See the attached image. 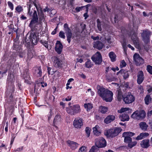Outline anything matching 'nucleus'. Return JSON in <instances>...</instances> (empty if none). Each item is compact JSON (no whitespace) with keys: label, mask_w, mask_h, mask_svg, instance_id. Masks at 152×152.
I'll return each mask as SVG.
<instances>
[{"label":"nucleus","mask_w":152,"mask_h":152,"mask_svg":"<svg viewBox=\"0 0 152 152\" xmlns=\"http://www.w3.org/2000/svg\"><path fill=\"white\" fill-rule=\"evenodd\" d=\"M98 94L102 99L107 102H111L113 100V93L112 91L103 87H99Z\"/></svg>","instance_id":"obj_1"},{"label":"nucleus","mask_w":152,"mask_h":152,"mask_svg":"<svg viewBox=\"0 0 152 152\" xmlns=\"http://www.w3.org/2000/svg\"><path fill=\"white\" fill-rule=\"evenodd\" d=\"M122 130V129L119 128H115L105 130L104 132V134L107 137H115Z\"/></svg>","instance_id":"obj_2"},{"label":"nucleus","mask_w":152,"mask_h":152,"mask_svg":"<svg viewBox=\"0 0 152 152\" xmlns=\"http://www.w3.org/2000/svg\"><path fill=\"white\" fill-rule=\"evenodd\" d=\"M66 110L68 114L72 115L80 113L81 112V109L79 105L76 104L66 108Z\"/></svg>","instance_id":"obj_3"},{"label":"nucleus","mask_w":152,"mask_h":152,"mask_svg":"<svg viewBox=\"0 0 152 152\" xmlns=\"http://www.w3.org/2000/svg\"><path fill=\"white\" fill-rule=\"evenodd\" d=\"M146 113L144 110H137L132 113L131 117L134 120H140L143 119Z\"/></svg>","instance_id":"obj_4"},{"label":"nucleus","mask_w":152,"mask_h":152,"mask_svg":"<svg viewBox=\"0 0 152 152\" xmlns=\"http://www.w3.org/2000/svg\"><path fill=\"white\" fill-rule=\"evenodd\" d=\"M91 59L96 64H100L102 61V56L99 52H97L91 57Z\"/></svg>","instance_id":"obj_5"},{"label":"nucleus","mask_w":152,"mask_h":152,"mask_svg":"<svg viewBox=\"0 0 152 152\" xmlns=\"http://www.w3.org/2000/svg\"><path fill=\"white\" fill-rule=\"evenodd\" d=\"M73 125L75 128L80 129L83 125V120L82 118L77 117L75 118L73 122Z\"/></svg>","instance_id":"obj_6"},{"label":"nucleus","mask_w":152,"mask_h":152,"mask_svg":"<svg viewBox=\"0 0 152 152\" xmlns=\"http://www.w3.org/2000/svg\"><path fill=\"white\" fill-rule=\"evenodd\" d=\"M123 100L125 103L130 104L134 101L135 97L130 93H129L126 96L123 97Z\"/></svg>","instance_id":"obj_7"},{"label":"nucleus","mask_w":152,"mask_h":152,"mask_svg":"<svg viewBox=\"0 0 152 152\" xmlns=\"http://www.w3.org/2000/svg\"><path fill=\"white\" fill-rule=\"evenodd\" d=\"M134 135V133L131 132H124L123 134V136L124 137V141L126 143H129L132 141L131 138Z\"/></svg>","instance_id":"obj_8"},{"label":"nucleus","mask_w":152,"mask_h":152,"mask_svg":"<svg viewBox=\"0 0 152 152\" xmlns=\"http://www.w3.org/2000/svg\"><path fill=\"white\" fill-rule=\"evenodd\" d=\"M95 145L99 148H103L106 145V142L105 140L103 137L95 139Z\"/></svg>","instance_id":"obj_9"},{"label":"nucleus","mask_w":152,"mask_h":152,"mask_svg":"<svg viewBox=\"0 0 152 152\" xmlns=\"http://www.w3.org/2000/svg\"><path fill=\"white\" fill-rule=\"evenodd\" d=\"M134 59L137 66H140L143 64L144 60L138 54L135 53L134 55Z\"/></svg>","instance_id":"obj_10"},{"label":"nucleus","mask_w":152,"mask_h":152,"mask_svg":"<svg viewBox=\"0 0 152 152\" xmlns=\"http://www.w3.org/2000/svg\"><path fill=\"white\" fill-rule=\"evenodd\" d=\"M122 91H124L123 87L122 86H120L117 89L116 91V96L117 98L119 101H121V99L123 98L124 96L123 95V93Z\"/></svg>","instance_id":"obj_11"},{"label":"nucleus","mask_w":152,"mask_h":152,"mask_svg":"<svg viewBox=\"0 0 152 152\" xmlns=\"http://www.w3.org/2000/svg\"><path fill=\"white\" fill-rule=\"evenodd\" d=\"M32 32L29 37V39H30V42L32 44H36L38 40L35 33L34 32V29L31 30Z\"/></svg>","instance_id":"obj_12"},{"label":"nucleus","mask_w":152,"mask_h":152,"mask_svg":"<svg viewBox=\"0 0 152 152\" xmlns=\"http://www.w3.org/2000/svg\"><path fill=\"white\" fill-rule=\"evenodd\" d=\"M151 34V32L148 30L143 31L141 35L143 40L145 43L149 41V37Z\"/></svg>","instance_id":"obj_13"},{"label":"nucleus","mask_w":152,"mask_h":152,"mask_svg":"<svg viewBox=\"0 0 152 152\" xmlns=\"http://www.w3.org/2000/svg\"><path fill=\"white\" fill-rule=\"evenodd\" d=\"M38 20L37 13L36 11H34V14H33V19L31 21L29 26L31 28H32L36 24Z\"/></svg>","instance_id":"obj_14"},{"label":"nucleus","mask_w":152,"mask_h":152,"mask_svg":"<svg viewBox=\"0 0 152 152\" xmlns=\"http://www.w3.org/2000/svg\"><path fill=\"white\" fill-rule=\"evenodd\" d=\"M33 74L34 76L37 77H41L42 75V71L40 67H34L32 70Z\"/></svg>","instance_id":"obj_15"},{"label":"nucleus","mask_w":152,"mask_h":152,"mask_svg":"<svg viewBox=\"0 0 152 152\" xmlns=\"http://www.w3.org/2000/svg\"><path fill=\"white\" fill-rule=\"evenodd\" d=\"M62 119L61 118V115H56L54 118L53 121V126L57 127V125H60L62 121Z\"/></svg>","instance_id":"obj_16"},{"label":"nucleus","mask_w":152,"mask_h":152,"mask_svg":"<svg viewBox=\"0 0 152 152\" xmlns=\"http://www.w3.org/2000/svg\"><path fill=\"white\" fill-rule=\"evenodd\" d=\"M52 58L54 67L58 68L61 66L62 64L61 62L62 61L59 58L55 56L53 57Z\"/></svg>","instance_id":"obj_17"},{"label":"nucleus","mask_w":152,"mask_h":152,"mask_svg":"<svg viewBox=\"0 0 152 152\" xmlns=\"http://www.w3.org/2000/svg\"><path fill=\"white\" fill-rule=\"evenodd\" d=\"M39 20L40 23L41 25V28H47V24L45 20V18L44 15L42 13L41 14L39 15Z\"/></svg>","instance_id":"obj_18"},{"label":"nucleus","mask_w":152,"mask_h":152,"mask_svg":"<svg viewBox=\"0 0 152 152\" xmlns=\"http://www.w3.org/2000/svg\"><path fill=\"white\" fill-rule=\"evenodd\" d=\"M63 48V46L62 44L59 41H57L56 44L55 49L58 54H60L61 53Z\"/></svg>","instance_id":"obj_19"},{"label":"nucleus","mask_w":152,"mask_h":152,"mask_svg":"<svg viewBox=\"0 0 152 152\" xmlns=\"http://www.w3.org/2000/svg\"><path fill=\"white\" fill-rule=\"evenodd\" d=\"M137 81L139 84H141L144 79V74L142 71H140L137 73Z\"/></svg>","instance_id":"obj_20"},{"label":"nucleus","mask_w":152,"mask_h":152,"mask_svg":"<svg viewBox=\"0 0 152 152\" xmlns=\"http://www.w3.org/2000/svg\"><path fill=\"white\" fill-rule=\"evenodd\" d=\"M149 140L148 139H144L141 142L140 145L141 146L144 148H147L150 146Z\"/></svg>","instance_id":"obj_21"},{"label":"nucleus","mask_w":152,"mask_h":152,"mask_svg":"<svg viewBox=\"0 0 152 152\" xmlns=\"http://www.w3.org/2000/svg\"><path fill=\"white\" fill-rule=\"evenodd\" d=\"M104 46L102 42L97 41L94 42L93 46L95 48H96L99 50L102 49Z\"/></svg>","instance_id":"obj_22"},{"label":"nucleus","mask_w":152,"mask_h":152,"mask_svg":"<svg viewBox=\"0 0 152 152\" xmlns=\"http://www.w3.org/2000/svg\"><path fill=\"white\" fill-rule=\"evenodd\" d=\"M67 142L69 146L72 150L75 149L78 146V144L73 141L69 140L67 141Z\"/></svg>","instance_id":"obj_23"},{"label":"nucleus","mask_w":152,"mask_h":152,"mask_svg":"<svg viewBox=\"0 0 152 152\" xmlns=\"http://www.w3.org/2000/svg\"><path fill=\"white\" fill-rule=\"evenodd\" d=\"M131 39L135 45L138 47L139 45V40L137 37L136 33H134L133 32V35L132 36Z\"/></svg>","instance_id":"obj_24"},{"label":"nucleus","mask_w":152,"mask_h":152,"mask_svg":"<svg viewBox=\"0 0 152 152\" xmlns=\"http://www.w3.org/2000/svg\"><path fill=\"white\" fill-rule=\"evenodd\" d=\"M115 116L112 115L107 116L104 120V122L106 124H108L113 121L115 119Z\"/></svg>","instance_id":"obj_25"},{"label":"nucleus","mask_w":152,"mask_h":152,"mask_svg":"<svg viewBox=\"0 0 152 152\" xmlns=\"http://www.w3.org/2000/svg\"><path fill=\"white\" fill-rule=\"evenodd\" d=\"M99 128L98 125H96L95 127L93 128V132L96 136H99L101 134V132L99 131Z\"/></svg>","instance_id":"obj_26"},{"label":"nucleus","mask_w":152,"mask_h":152,"mask_svg":"<svg viewBox=\"0 0 152 152\" xmlns=\"http://www.w3.org/2000/svg\"><path fill=\"white\" fill-rule=\"evenodd\" d=\"M118 73H120L123 76L124 79L128 78L129 76L128 72L123 69L121 70Z\"/></svg>","instance_id":"obj_27"},{"label":"nucleus","mask_w":152,"mask_h":152,"mask_svg":"<svg viewBox=\"0 0 152 152\" xmlns=\"http://www.w3.org/2000/svg\"><path fill=\"white\" fill-rule=\"evenodd\" d=\"M119 118L121 121H128L129 118L128 115L126 114H123L119 116Z\"/></svg>","instance_id":"obj_28"},{"label":"nucleus","mask_w":152,"mask_h":152,"mask_svg":"<svg viewBox=\"0 0 152 152\" xmlns=\"http://www.w3.org/2000/svg\"><path fill=\"white\" fill-rule=\"evenodd\" d=\"M66 36L67 41L69 43H70L71 41V39L72 36V34L70 29H68L66 32Z\"/></svg>","instance_id":"obj_29"},{"label":"nucleus","mask_w":152,"mask_h":152,"mask_svg":"<svg viewBox=\"0 0 152 152\" xmlns=\"http://www.w3.org/2000/svg\"><path fill=\"white\" fill-rule=\"evenodd\" d=\"M139 126L141 129L144 131H146L148 127V125L145 122H141L139 124Z\"/></svg>","instance_id":"obj_30"},{"label":"nucleus","mask_w":152,"mask_h":152,"mask_svg":"<svg viewBox=\"0 0 152 152\" xmlns=\"http://www.w3.org/2000/svg\"><path fill=\"white\" fill-rule=\"evenodd\" d=\"M108 110L107 107L101 106L99 107V111L102 114H104Z\"/></svg>","instance_id":"obj_31"},{"label":"nucleus","mask_w":152,"mask_h":152,"mask_svg":"<svg viewBox=\"0 0 152 152\" xmlns=\"http://www.w3.org/2000/svg\"><path fill=\"white\" fill-rule=\"evenodd\" d=\"M109 56L112 61L114 62L116 60V56L113 52H111L109 53Z\"/></svg>","instance_id":"obj_32"},{"label":"nucleus","mask_w":152,"mask_h":152,"mask_svg":"<svg viewBox=\"0 0 152 152\" xmlns=\"http://www.w3.org/2000/svg\"><path fill=\"white\" fill-rule=\"evenodd\" d=\"M84 107L87 111H89L93 108V105L92 104L88 103L84 104Z\"/></svg>","instance_id":"obj_33"},{"label":"nucleus","mask_w":152,"mask_h":152,"mask_svg":"<svg viewBox=\"0 0 152 152\" xmlns=\"http://www.w3.org/2000/svg\"><path fill=\"white\" fill-rule=\"evenodd\" d=\"M132 110L130 108L128 107H125V108H122L121 109L119 110H118V113H122L123 112H126L127 111H129L130 112H131Z\"/></svg>","instance_id":"obj_34"},{"label":"nucleus","mask_w":152,"mask_h":152,"mask_svg":"<svg viewBox=\"0 0 152 152\" xmlns=\"http://www.w3.org/2000/svg\"><path fill=\"white\" fill-rule=\"evenodd\" d=\"M13 49L18 52L21 49V47L18 45L17 42H15L14 44Z\"/></svg>","instance_id":"obj_35"},{"label":"nucleus","mask_w":152,"mask_h":152,"mask_svg":"<svg viewBox=\"0 0 152 152\" xmlns=\"http://www.w3.org/2000/svg\"><path fill=\"white\" fill-rule=\"evenodd\" d=\"M151 98L150 95H147L144 99L145 103L146 104H148L151 101Z\"/></svg>","instance_id":"obj_36"},{"label":"nucleus","mask_w":152,"mask_h":152,"mask_svg":"<svg viewBox=\"0 0 152 152\" xmlns=\"http://www.w3.org/2000/svg\"><path fill=\"white\" fill-rule=\"evenodd\" d=\"M8 91L11 93L14 92L15 91L14 86L13 84H12L10 86H8L7 88Z\"/></svg>","instance_id":"obj_37"},{"label":"nucleus","mask_w":152,"mask_h":152,"mask_svg":"<svg viewBox=\"0 0 152 152\" xmlns=\"http://www.w3.org/2000/svg\"><path fill=\"white\" fill-rule=\"evenodd\" d=\"M85 66L88 68H91L93 65L91 61L89 60H88L85 64Z\"/></svg>","instance_id":"obj_38"},{"label":"nucleus","mask_w":152,"mask_h":152,"mask_svg":"<svg viewBox=\"0 0 152 152\" xmlns=\"http://www.w3.org/2000/svg\"><path fill=\"white\" fill-rule=\"evenodd\" d=\"M18 52L19 53V56L21 58L24 57L26 53V52L25 51L22 50V49H21L20 50L18 51Z\"/></svg>","instance_id":"obj_39"},{"label":"nucleus","mask_w":152,"mask_h":152,"mask_svg":"<svg viewBox=\"0 0 152 152\" xmlns=\"http://www.w3.org/2000/svg\"><path fill=\"white\" fill-rule=\"evenodd\" d=\"M33 57V55L32 51L29 50L28 51L27 54V57L26 61L30 60Z\"/></svg>","instance_id":"obj_40"},{"label":"nucleus","mask_w":152,"mask_h":152,"mask_svg":"<svg viewBox=\"0 0 152 152\" xmlns=\"http://www.w3.org/2000/svg\"><path fill=\"white\" fill-rule=\"evenodd\" d=\"M137 142L136 141L132 142V141L130 142L128 144V146L129 148H131L134 146H135L137 144Z\"/></svg>","instance_id":"obj_41"},{"label":"nucleus","mask_w":152,"mask_h":152,"mask_svg":"<svg viewBox=\"0 0 152 152\" xmlns=\"http://www.w3.org/2000/svg\"><path fill=\"white\" fill-rule=\"evenodd\" d=\"M30 1L31 3H33L35 7H36L37 10H38V5H37V0H29Z\"/></svg>","instance_id":"obj_42"},{"label":"nucleus","mask_w":152,"mask_h":152,"mask_svg":"<svg viewBox=\"0 0 152 152\" xmlns=\"http://www.w3.org/2000/svg\"><path fill=\"white\" fill-rule=\"evenodd\" d=\"M146 69L148 72L151 74L152 75V66L148 65L146 66Z\"/></svg>","instance_id":"obj_43"},{"label":"nucleus","mask_w":152,"mask_h":152,"mask_svg":"<svg viewBox=\"0 0 152 152\" xmlns=\"http://www.w3.org/2000/svg\"><path fill=\"white\" fill-rule=\"evenodd\" d=\"M91 129L88 127H86L85 130V132L87 134V136L89 137L90 134Z\"/></svg>","instance_id":"obj_44"},{"label":"nucleus","mask_w":152,"mask_h":152,"mask_svg":"<svg viewBox=\"0 0 152 152\" xmlns=\"http://www.w3.org/2000/svg\"><path fill=\"white\" fill-rule=\"evenodd\" d=\"M99 148V147H98L96 145V146H93L92 147L90 151H91L93 152H95L98 150V148Z\"/></svg>","instance_id":"obj_45"},{"label":"nucleus","mask_w":152,"mask_h":152,"mask_svg":"<svg viewBox=\"0 0 152 152\" xmlns=\"http://www.w3.org/2000/svg\"><path fill=\"white\" fill-rule=\"evenodd\" d=\"M40 42L43 45L47 48H48V45L47 41H44L43 40H41L40 41Z\"/></svg>","instance_id":"obj_46"},{"label":"nucleus","mask_w":152,"mask_h":152,"mask_svg":"<svg viewBox=\"0 0 152 152\" xmlns=\"http://www.w3.org/2000/svg\"><path fill=\"white\" fill-rule=\"evenodd\" d=\"M15 10L18 12H20L23 10V9L21 6L18 5L16 7Z\"/></svg>","instance_id":"obj_47"},{"label":"nucleus","mask_w":152,"mask_h":152,"mask_svg":"<svg viewBox=\"0 0 152 152\" xmlns=\"http://www.w3.org/2000/svg\"><path fill=\"white\" fill-rule=\"evenodd\" d=\"M31 5H30L29 7H28V14L30 15H32V14L33 12L34 13V11H35L34 10H33V9H32L31 10Z\"/></svg>","instance_id":"obj_48"},{"label":"nucleus","mask_w":152,"mask_h":152,"mask_svg":"<svg viewBox=\"0 0 152 152\" xmlns=\"http://www.w3.org/2000/svg\"><path fill=\"white\" fill-rule=\"evenodd\" d=\"M86 148L85 146H82L80 147L79 150L78 152H86Z\"/></svg>","instance_id":"obj_49"},{"label":"nucleus","mask_w":152,"mask_h":152,"mask_svg":"<svg viewBox=\"0 0 152 152\" xmlns=\"http://www.w3.org/2000/svg\"><path fill=\"white\" fill-rule=\"evenodd\" d=\"M120 86H122L123 87L124 90V89L126 90L130 88L129 87V83H126L124 85H121Z\"/></svg>","instance_id":"obj_50"},{"label":"nucleus","mask_w":152,"mask_h":152,"mask_svg":"<svg viewBox=\"0 0 152 152\" xmlns=\"http://www.w3.org/2000/svg\"><path fill=\"white\" fill-rule=\"evenodd\" d=\"M126 63L125 61L123 60L121 61L120 66L121 68H123L126 66Z\"/></svg>","instance_id":"obj_51"},{"label":"nucleus","mask_w":152,"mask_h":152,"mask_svg":"<svg viewBox=\"0 0 152 152\" xmlns=\"http://www.w3.org/2000/svg\"><path fill=\"white\" fill-rule=\"evenodd\" d=\"M96 22L98 28H101V23L99 19H98L97 20Z\"/></svg>","instance_id":"obj_52"},{"label":"nucleus","mask_w":152,"mask_h":152,"mask_svg":"<svg viewBox=\"0 0 152 152\" xmlns=\"http://www.w3.org/2000/svg\"><path fill=\"white\" fill-rule=\"evenodd\" d=\"M7 4L9 7L12 10H13L14 9V7L12 3L11 2L9 1L8 2Z\"/></svg>","instance_id":"obj_53"},{"label":"nucleus","mask_w":152,"mask_h":152,"mask_svg":"<svg viewBox=\"0 0 152 152\" xmlns=\"http://www.w3.org/2000/svg\"><path fill=\"white\" fill-rule=\"evenodd\" d=\"M59 36L61 38L64 39L65 38L64 33L62 31H61L59 33Z\"/></svg>","instance_id":"obj_54"},{"label":"nucleus","mask_w":152,"mask_h":152,"mask_svg":"<svg viewBox=\"0 0 152 152\" xmlns=\"http://www.w3.org/2000/svg\"><path fill=\"white\" fill-rule=\"evenodd\" d=\"M143 139L148 137L149 135V134L146 133H141Z\"/></svg>","instance_id":"obj_55"},{"label":"nucleus","mask_w":152,"mask_h":152,"mask_svg":"<svg viewBox=\"0 0 152 152\" xmlns=\"http://www.w3.org/2000/svg\"><path fill=\"white\" fill-rule=\"evenodd\" d=\"M138 89L139 90V92L140 93H142L143 91V87L141 86H140L138 87Z\"/></svg>","instance_id":"obj_56"},{"label":"nucleus","mask_w":152,"mask_h":152,"mask_svg":"<svg viewBox=\"0 0 152 152\" xmlns=\"http://www.w3.org/2000/svg\"><path fill=\"white\" fill-rule=\"evenodd\" d=\"M148 116L149 119H151L152 116V110L148 112Z\"/></svg>","instance_id":"obj_57"},{"label":"nucleus","mask_w":152,"mask_h":152,"mask_svg":"<svg viewBox=\"0 0 152 152\" xmlns=\"http://www.w3.org/2000/svg\"><path fill=\"white\" fill-rule=\"evenodd\" d=\"M142 137L141 133L138 135L136 138V139L137 140H140L142 139Z\"/></svg>","instance_id":"obj_58"},{"label":"nucleus","mask_w":152,"mask_h":152,"mask_svg":"<svg viewBox=\"0 0 152 152\" xmlns=\"http://www.w3.org/2000/svg\"><path fill=\"white\" fill-rule=\"evenodd\" d=\"M91 38L94 40H99V36H97L96 37H94V36H92L91 37Z\"/></svg>","instance_id":"obj_59"},{"label":"nucleus","mask_w":152,"mask_h":152,"mask_svg":"<svg viewBox=\"0 0 152 152\" xmlns=\"http://www.w3.org/2000/svg\"><path fill=\"white\" fill-rule=\"evenodd\" d=\"M82 8V7H77L75 8V10L77 12H79L81 10Z\"/></svg>","instance_id":"obj_60"},{"label":"nucleus","mask_w":152,"mask_h":152,"mask_svg":"<svg viewBox=\"0 0 152 152\" xmlns=\"http://www.w3.org/2000/svg\"><path fill=\"white\" fill-rule=\"evenodd\" d=\"M147 90L149 93H151L152 91V87L149 86Z\"/></svg>","instance_id":"obj_61"},{"label":"nucleus","mask_w":152,"mask_h":152,"mask_svg":"<svg viewBox=\"0 0 152 152\" xmlns=\"http://www.w3.org/2000/svg\"><path fill=\"white\" fill-rule=\"evenodd\" d=\"M118 16L117 15H115L114 18V23H116L118 21Z\"/></svg>","instance_id":"obj_62"},{"label":"nucleus","mask_w":152,"mask_h":152,"mask_svg":"<svg viewBox=\"0 0 152 152\" xmlns=\"http://www.w3.org/2000/svg\"><path fill=\"white\" fill-rule=\"evenodd\" d=\"M71 98H72V96H69L67 97L65 99V100L67 101H69L71 100Z\"/></svg>","instance_id":"obj_63"},{"label":"nucleus","mask_w":152,"mask_h":152,"mask_svg":"<svg viewBox=\"0 0 152 152\" xmlns=\"http://www.w3.org/2000/svg\"><path fill=\"white\" fill-rule=\"evenodd\" d=\"M55 73L56 75H57L58 77H60L61 76V73L60 72L58 71H56Z\"/></svg>","instance_id":"obj_64"}]
</instances>
